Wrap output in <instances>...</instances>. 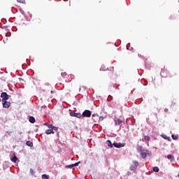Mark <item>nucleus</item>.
<instances>
[{
	"mask_svg": "<svg viewBox=\"0 0 179 179\" xmlns=\"http://www.w3.org/2000/svg\"><path fill=\"white\" fill-rule=\"evenodd\" d=\"M81 117L89 118L92 117V112L89 110H85L81 115Z\"/></svg>",
	"mask_w": 179,
	"mask_h": 179,
	"instance_id": "obj_1",
	"label": "nucleus"
},
{
	"mask_svg": "<svg viewBox=\"0 0 179 179\" xmlns=\"http://www.w3.org/2000/svg\"><path fill=\"white\" fill-rule=\"evenodd\" d=\"M1 101H6V100H9V95L6 92H2L1 94Z\"/></svg>",
	"mask_w": 179,
	"mask_h": 179,
	"instance_id": "obj_2",
	"label": "nucleus"
},
{
	"mask_svg": "<svg viewBox=\"0 0 179 179\" xmlns=\"http://www.w3.org/2000/svg\"><path fill=\"white\" fill-rule=\"evenodd\" d=\"M70 115L71 117H76V118H80L82 117V114L76 113L75 112H71Z\"/></svg>",
	"mask_w": 179,
	"mask_h": 179,
	"instance_id": "obj_3",
	"label": "nucleus"
},
{
	"mask_svg": "<svg viewBox=\"0 0 179 179\" xmlns=\"http://www.w3.org/2000/svg\"><path fill=\"white\" fill-rule=\"evenodd\" d=\"M3 107L4 108H9V107H10V102L8 101H3Z\"/></svg>",
	"mask_w": 179,
	"mask_h": 179,
	"instance_id": "obj_4",
	"label": "nucleus"
},
{
	"mask_svg": "<svg viewBox=\"0 0 179 179\" xmlns=\"http://www.w3.org/2000/svg\"><path fill=\"white\" fill-rule=\"evenodd\" d=\"M113 146H115V148H124V144H122L121 143H113Z\"/></svg>",
	"mask_w": 179,
	"mask_h": 179,
	"instance_id": "obj_5",
	"label": "nucleus"
},
{
	"mask_svg": "<svg viewBox=\"0 0 179 179\" xmlns=\"http://www.w3.org/2000/svg\"><path fill=\"white\" fill-rule=\"evenodd\" d=\"M29 122H31V124H34V122H36V119L34 118V117L30 116V117H29Z\"/></svg>",
	"mask_w": 179,
	"mask_h": 179,
	"instance_id": "obj_6",
	"label": "nucleus"
},
{
	"mask_svg": "<svg viewBox=\"0 0 179 179\" xmlns=\"http://www.w3.org/2000/svg\"><path fill=\"white\" fill-rule=\"evenodd\" d=\"M11 161L13 162V163H16L17 162V157H16L15 153L13 155V159H11Z\"/></svg>",
	"mask_w": 179,
	"mask_h": 179,
	"instance_id": "obj_7",
	"label": "nucleus"
},
{
	"mask_svg": "<svg viewBox=\"0 0 179 179\" xmlns=\"http://www.w3.org/2000/svg\"><path fill=\"white\" fill-rule=\"evenodd\" d=\"M115 122L116 125H121V124H122V120L120 119H116L115 120Z\"/></svg>",
	"mask_w": 179,
	"mask_h": 179,
	"instance_id": "obj_8",
	"label": "nucleus"
},
{
	"mask_svg": "<svg viewBox=\"0 0 179 179\" xmlns=\"http://www.w3.org/2000/svg\"><path fill=\"white\" fill-rule=\"evenodd\" d=\"M45 134L47 135H50V134H55L54 131L51 129H48L45 131Z\"/></svg>",
	"mask_w": 179,
	"mask_h": 179,
	"instance_id": "obj_9",
	"label": "nucleus"
},
{
	"mask_svg": "<svg viewBox=\"0 0 179 179\" xmlns=\"http://www.w3.org/2000/svg\"><path fill=\"white\" fill-rule=\"evenodd\" d=\"M167 159H169V160H171V162H174V156L171 155H167Z\"/></svg>",
	"mask_w": 179,
	"mask_h": 179,
	"instance_id": "obj_10",
	"label": "nucleus"
},
{
	"mask_svg": "<svg viewBox=\"0 0 179 179\" xmlns=\"http://www.w3.org/2000/svg\"><path fill=\"white\" fill-rule=\"evenodd\" d=\"M106 145H108V146H109V148H113V143H111V141L110 140H108L106 141Z\"/></svg>",
	"mask_w": 179,
	"mask_h": 179,
	"instance_id": "obj_11",
	"label": "nucleus"
},
{
	"mask_svg": "<svg viewBox=\"0 0 179 179\" xmlns=\"http://www.w3.org/2000/svg\"><path fill=\"white\" fill-rule=\"evenodd\" d=\"M141 155L143 159H146V156H148V154H146L145 152H141Z\"/></svg>",
	"mask_w": 179,
	"mask_h": 179,
	"instance_id": "obj_12",
	"label": "nucleus"
},
{
	"mask_svg": "<svg viewBox=\"0 0 179 179\" xmlns=\"http://www.w3.org/2000/svg\"><path fill=\"white\" fill-rule=\"evenodd\" d=\"M26 145L30 148H33V143L31 141H27Z\"/></svg>",
	"mask_w": 179,
	"mask_h": 179,
	"instance_id": "obj_13",
	"label": "nucleus"
},
{
	"mask_svg": "<svg viewBox=\"0 0 179 179\" xmlns=\"http://www.w3.org/2000/svg\"><path fill=\"white\" fill-rule=\"evenodd\" d=\"M133 164L134 167H138L139 166V162L138 161H133Z\"/></svg>",
	"mask_w": 179,
	"mask_h": 179,
	"instance_id": "obj_14",
	"label": "nucleus"
},
{
	"mask_svg": "<svg viewBox=\"0 0 179 179\" xmlns=\"http://www.w3.org/2000/svg\"><path fill=\"white\" fill-rule=\"evenodd\" d=\"M44 125H45L46 127H48V128H50L51 129V128H52V124H50L49 123H44Z\"/></svg>",
	"mask_w": 179,
	"mask_h": 179,
	"instance_id": "obj_15",
	"label": "nucleus"
},
{
	"mask_svg": "<svg viewBox=\"0 0 179 179\" xmlns=\"http://www.w3.org/2000/svg\"><path fill=\"white\" fill-rule=\"evenodd\" d=\"M153 171H155V173H159V167L155 166L153 168Z\"/></svg>",
	"mask_w": 179,
	"mask_h": 179,
	"instance_id": "obj_16",
	"label": "nucleus"
},
{
	"mask_svg": "<svg viewBox=\"0 0 179 179\" xmlns=\"http://www.w3.org/2000/svg\"><path fill=\"white\" fill-rule=\"evenodd\" d=\"M42 178H43V179H50V178L48 177V176L46 175V174L42 175Z\"/></svg>",
	"mask_w": 179,
	"mask_h": 179,
	"instance_id": "obj_17",
	"label": "nucleus"
},
{
	"mask_svg": "<svg viewBox=\"0 0 179 179\" xmlns=\"http://www.w3.org/2000/svg\"><path fill=\"white\" fill-rule=\"evenodd\" d=\"M20 3H26V0H17Z\"/></svg>",
	"mask_w": 179,
	"mask_h": 179,
	"instance_id": "obj_18",
	"label": "nucleus"
},
{
	"mask_svg": "<svg viewBox=\"0 0 179 179\" xmlns=\"http://www.w3.org/2000/svg\"><path fill=\"white\" fill-rule=\"evenodd\" d=\"M172 138L174 140V141H177V139H178V136H176V135H172Z\"/></svg>",
	"mask_w": 179,
	"mask_h": 179,
	"instance_id": "obj_19",
	"label": "nucleus"
},
{
	"mask_svg": "<svg viewBox=\"0 0 179 179\" xmlns=\"http://www.w3.org/2000/svg\"><path fill=\"white\" fill-rule=\"evenodd\" d=\"M50 129H52V131H58V127L52 126V128H51Z\"/></svg>",
	"mask_w": 179,
	"mask_h": 179,
	"instance_id": "obj_20",
	"label": "nucleus"
},
{
	"mask_svg": "<svg viewBox=\"0 0 179 179\" xmlns=\"http://www.w3.org/2000/svg\"><path fill=\"white\" fill-rule=\"evenodd\" d=\"M165 73H166L164 77V78H167V75H170V73H169V71H167V70L165 71Z\"/></svg>",
	"mask_w": 179,
	"mask_h": 179,
	"instance_id": "obj_21",
	"label": "nucleus"
},
{
	"mask_svg": "<svg viewBox=\"0 0 179 179\" xmlns=\"http://www.w3.org/2000/svg\"><path fill=\"white\" fill-rule=\"evenodd\" d=\"M139 150H140L141 153H142V152H144V150H143V147L140 146V147H139Z\"/></svg>",
	"mask_w": 179,
	"mask_h": 179,
	"instance_id": "obj_22",
	"label": "nucleus"
},
{
	"mask_svg": "<svg viewBox=\"0 0 179 179\" xmlns=\"http://www.w3.org/2000/svg\"><path fill=\"white\" fill-rule=\"evenodd\" d=\"M150 138V137H149V136H145L144 137V139H145V141H149Z\"/></svg>",
	"mask_w": 179,
	"mask_h": 179,
	"instance_id": "obj_23",
	"label": "nucleus"
},
{
	"mask_svg": "<svg viewBox=\"0 0 179 179\" xmlns=\"http://www.w3.org/2000/svg\"><path fill=\"white\" fill-rule=\"evenodd\" d=\"M73 167H76L78 166H79V162H76L75 164H73Z\"/></svg>",
	"mask_w": 179,
	"mask_h": 179,
	"instance_id": "obj_24",
	"label": "nucleus"
},
{
	"mask_svg": "<svg viewBox=\"0 0 179 179\" xmlns=\"http://www.w3.org/2000/svg\"><path fill=\"white\" fill-rule=\"evenodd\" d=\"M130 170H136V168H135V166H131V167H130Z\"/></svg>",
	"mask_w": 179,
	"mask_h": 179,
	"instance_id": "obj_25",
	"label": "nucleus"
},
{
	"mask_svg": "<svg viewBox=\"0 0 179 179\" xmlns=\"http://www.w3.org/2000/svg\"><path fill=\"white\" fill-rule=\"evenodd\" d=\"M73 167H74V166H73V164H71V165H69V166H68V168H69V169H73Z\"/></svg>",
	"mask_w": 179,
	"mask_h": 179,
	"instance_id": "obj_26",
	"label": "nucleus"
},
{
	"mask_svg": "<svg viewBox=\"0 0 179 179\" xmlns=\"http://www.w3.org/2000/svg\"><path fill=\"white\" fill-rule=\"evenodd\" d=\"M104 120V117L103 116L99 117V121H103Z\"/></svg>",
	"mask_w": 179,
	"mask_h": 179,
	"instance_id": "obj_27",
	"label": "nucleus"
},
{
	"mask_svg": "<svg viewBox=\"0 0 179 179\" xmlns=\"http://www.w3.org/2000/svg\"><path fill=\"white\" fill-rule=\"evenodd\" d=\"M92 117H99V115H97V114H93V115H92Z\"/></svg>",
	"mask_w": 179,
	"mask_h": 179,
	"instance_id": "obj_28",
	"label": "nucleus"
},
{
	"mask_svg": "<svg viewBox=\"0 0 179 179\" xmlns=\"http://www.w3.org/2000/svg\"><path fill=\"white\" fill-rule=\"evenodd\" d=\"M50 93H54V91H52H52H50Z\"/></svg>",
	"mask_w": 179,
	"mask_h": 179,
	"instance_id": "obj_29",
	"label": "nucleus"
},
{
	"mask_svg": "<svg viewBox=\"0 0 179 179\" xmlns=\"http://www.w3.org/2000/svg\"><path fill=\"white\" fill-rule=\"evenodd\" d=\"M162 73H164V71L162 70Z\"/></svg>",
	"mask_w": 179,
	"mask_h": 179,
	"instance_id": "obj_30",
	"label": "nucleus"
},
{
	"mask_svg": "<svg viewBox=\"0 0 179 179\" xmlns=\"http://www.w3.org/2000/svg\"><path fill=\"white\" fill-rule=\"evenodd\" d=\"M0 101H1V99H0Z\"/></svg>",
	"mask_w": 179,
	"mask_h": 179,
	"instance_id": "obj_31",
	"label": "nucleus"
}]
</instances>
